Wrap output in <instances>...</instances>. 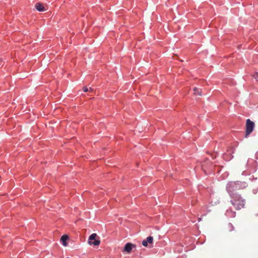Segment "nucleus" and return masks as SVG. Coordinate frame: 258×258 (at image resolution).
Returning a JSON list of instances; mask_svg holds the SVG:
<instances>
[{"label":"nucleus","mask_w":258,"mask_h":258,"mask_svg":"<svg viewBox=\"0 0 258 258\" xmlns=\"http://www.w3.org/2000/svg\"><path fill=\"white\" fill-rule=\"evenodd\" d=\"M35 8L39 12H44L46 10L44 6L40 3H38L36 4Z\"/></svg>","instance_id":"7"},{"label":"nucleus","mask_w":258,"mask_h":258,"mask_svg":"<svg viewBox=\"0 0 258 258\" xmlns=\"http://www.w3.org/2000/svg\"><path fill=\"white\" fill-rule=\"evenodd\" d=\"M239 182H230L226 186V189L229 193H231L237 188V185Z\"/></svg>","instance_id":"4"},{"label":"nucleus","mask_w":258,"mask_h":258,"mask_svg":"<svg viewBox=\"0 0 258 258\" xmlns=\"http://www.w3.org/2000/svg\"><path fill=\"white\" fill-rule=\"evenodd\" d=\"M233 198L234 200L232 202V204L237 210H240L244 208L245 203L244 200L242 199L241 197L238 195L236 196Z\"/></svg>","instance_id":"1"},{"label":"nucleus","mask_w":258,"mask_h":258,"mask_svg":"<svg viewBox=\"0 0 258 258\" xmlns=\"http://www.w3.org/2000/svg\"><path fill=\"white\" fill-rule=\"evenodd\" d=\"M97 235L96 233L92 234L89 237L88 243L90 245H99L100 243V241L99 239H96Z\"/></svg>","instance_id":"3"},{"label":"nucleus","mask_w":258,"mask_h":258,"mask_svg":"<svg viewBox=\"0 0 258 258\" xmlns=\"http://www.w3.org/2000/svg\"><path fill=\"white\" fill-rule=\"evenodd\" d=\"M194 94L195 95H199V96L202 95V90L201 89L198 88H195L194 89Z\"/></svg>","instance_id":"9"},{"label":"nucleus","mask_w":258,"mask_h":258,"mask_svg":"<svg viewBox=\"0 0 258 258\" xmlns=\"http://www.w3.org/2000/svg\"><path fill=\"white\" fill-rule=\"evenodd\" d=\"M153 237L152 236H148L146 239H145L143 241H142V244L144 246H148V244L149 243V244H152L153 243Z\"/></svg>","instance_id":"5"},{"label":"nucleus","mask_w":258,"mask_h":258,"mask_svg":"<svg viewBox=\"0 0 258 258\" xmlns=\"http://www.w3.org/2000/svg\"><path fill=\"white\" fill-rule=\"evenodd\" d=\"M135 246V245H134L132 243H127L125 245L124 247V251L129 253L131 251L132 248Z\"/></svg>","instance_id":"6"},{"label":"nucleus","mask_w":258,"mask_h":258,"mask_svg":"<svg viewBox=\"0 0 258 258\" xmlns=\"http://www.w3.org/2000/svg\"><path fill=\"white\" fill-rule=\"evenodd\" d=\"M69 239V237L67 235H63L60 238V241L63 245L66 246L67 245V240Z\"/></svg>","instance_id":"8"},{"label":"nucleus","mask_w":258,"mask_h":258,"mask_svg":"<svg viewBox=\"0 0 258 258\" xmlns=\"http://www.w3.org/2000/svg\"><path fill=\"white\" fill-rule=\"evenodd\" d=\"M83 90L85 92H86L89 91V90L87 87H84L83 88Z\"/></svg>","instance_id":"11"},{"label":"nucleus","mask_w":258,"mask_h":258,"mask_svg":"<svg viewBox=\"0 0 258 258\" xmlns=\"http://www.w3.org/2000/svg\"><path fill=\"white\" fill-rule=\"evenodd\" d=\"M252 77L255 79H256L257 81H258V73H255Z\"/></svg>","instance_id":"10"},{"label":"nucleus","mask_w":258,"mask_h":258,"mask_svg":"<svg viewBox=\"0 0 258 258\" xmlns=\"http://www.w3.org/2000/svg\"><path fill=\"white\" fill-rule=\"evenodd\" d=\"M90 91H93V89L92 88H90V90H89Z\"/></svg>","instance_id":"12"},{"label":"nucleus","mask_w":258,"mask_h":258,"mask_svg":"<svg viewBox=\"0 0 258 258\" xmlns=\"http://www.w3.org/2000/svg\"><path fill=\"white\" fill-rule=\"evenodd\" d=\"M254 127V123L247 119L246 121V131H245V137H247L252 133Z\"/></svg>","instance_id":"2"}]
</instances>
